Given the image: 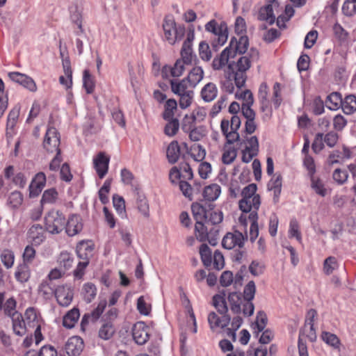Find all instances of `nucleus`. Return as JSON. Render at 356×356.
<instances>
[{"label": "nucleus", "mask_w": 356, "mask_h": 356, "mask_svg": "<svg viewBox=\"0 0 356 356\" xmlns=\"http://www.w3.org/2000/svg\"><path fill=\"white\" fill-rule=\"evenodd\" d=\"M201 97L205 102L213 101L218 95V88L215 83L209 82L207 83L201 90Z\"/></svg>", "instance_id": "412c9836"}, {"label": "nucleus", "mask_w": 356, "mask_h": 356, "mask_svg": "<svg viewBox=\"0 0 356 356\" xmlns=\"http://www.w3.org/2000/svg\"><path fill=\"white\" fill-rule=\"evenodd\" d=\"M121 180L123 184L130 185L133 191L140 188L139 184L135 181L134 174L128 169L123 168L120 172Z\"/></svg>", "instance_id": "2f4dec72"}, {"label": "nucleus", "mask_w": 356, "mask_h": 356, "mask_svg": "<svg viewBox=\"0 0 356 356\" xmlns=\"http://www.w3.org/2000/svg\"><path fill=\"white\" fill-rule=\"evenodd\" d=\"M13 330L14 333L17 336H24L26 332V323H25L22 316L17 314V316L13 317Z\"/></svg>", "instance_id": "473e14b6"}, {"label": "nucleus", "mask_w": 356, "mask_h": 356, "mask_svg": "<svg viewBox=\"0 0 356 356\" xmlns=\"http://www.w3.org/2000/svg\"><path fill=\"white\" fill-rule=\"evenodd\" d=\"M200 254L202 262L206 268H209L212 264V253L210 248L203 243L200 247Z\"/></svg>", "instance_id": "e433bc0d"}, {"label": "nucleus", "mask_w": 356, "mask_h": 356, "mask_svg": "<svg viewBox=\"0 0 356 356\" xmlns=\"http://www.w3.org/2000/svg\"><path fill=\"white\" fill-rule=\"evenodd\" d=\"M149 327L144 322H137L132 327V337L138 345L145 344L149 338Z\"/></svg>", "instance_id": "9d476101"}, {"label": "nucleus", "mask_w": 356, "mask_h": 356, "mask_svg": "<svg viewBox=\"0 0 356 356\" xmlns=\"http://www.w3.org/2000/svg\"><path fill=\"white\" fill-rule=\"evenodd\" d=\"M23 202V195L21 192L15 191L12 192L8 199V204L12 208H18Z\"/></svg>", "instance_id": "3c124183"}, {"label": "nucleus", "mask_w": 356, "mask_h": 356, "mask_svg": "<svg viewBox=\"0 0 356 356\" xmlns=\"http://www.w3.org/2000/svg\"><path fill=\"white\" fill-rule=\"evenodd\" d=\"M342 12L346 16H353L356 13V0H346L342 6Z\"/></svg>", "instance_id": "13d9d810"}, {"label": "nucleus", "mask_w": 356, "mask_h": 356, "mask_svg": "<svg viewBox=\"0 0 356 356\" xmlns=\"http://www.w3.org/2000/svg\"><path fill=\"white\" fill-rule=\"evenodd\" d=\"M180 146L177 140L172 141L167 147L166 156L170 163L174 164L179 159Z\"/></svg>", "instance_id": "5701e85b"}, {"label": "nucleus", "mask_w": 356, "mask_h": 356, "mask_svg": "<svg viewBox=\"0 0 356 356\" xmlns=\"http://www.w3.org/2000/svg\"><path fill=\"white\" fill-rule=\"evenodd\" d=\"M227 299L230 304L232 312L236 314H241V294L236 291L229 293Z\"/></svg>", "instance_id": "7c9ffc66"}, {"label": "nucleus", "mask_w": 356, "mask_h": 356, "mask_svg": "<svg viewBox=\"0 0 356 356\" xmlns=\"http://www.w3.org/2000/svg\"><path fill=\"white\" fill-rule=\"evenodd\" d=\"M237 156V150L231 147L225 150L222 156V161L224 164L229 165L234 162Z\"/></svg>", "instance_id": "bf43d9fd"}, {"label": "nucleus", "mask_w": 356, "mask_h": 356, "mask_svg": "<svg viewBox=\"0 0 356 356\" xmlns=\"http://www.w3.org/2000/svg\"><path fill=\"white\" fill-rule=\"evenodd\" d=\"M9 79L16 83L30 92H35L37 91V86L34 80L26 74L19 72H10L8 73Z\"/></svg>", "instance_id": "0eeeda50"}, {"label": "nucleus", "mask_w": 356, "mask_h": 356, "mask_svg": "<svg viewBox=\"0 0 356 356\" xmlns=\"http://www.w3.org/2000/svg\"><path fill=\"white\" fill-rule=\"evenodd\" d=\"M134 195L136 198V205L138 211L145 216L149 217V204L146 199L145 195L140 193V188L138 191H134Z\"/></svg>", "instance_id": "b1692460"}, {"label": "nucleus", "mask_w": 356, "mask_h": 356, "mask_svg": "<svg viewBox=\"0 0 356 356\" xmlns=\"http://www.w3.org/2000/svg\"><path fill=\"white\" fill-rule=\"evenodd\" d=\"M225 292L220 294H216L213 296V305L220 314H225L228 312V307L225 300Z\"/></svg>", "instance_id": "cd10ccee"}, {"label": "nucleus", "mask_w": 356, "mask_h": 356, "mask_svg": "<svg viewBox=\"0 0 356 356\" xmlns=\"http://www.w3.org/2000/svg\"><path fill=\"white\" fill-rule=\"evenodd\" d=\"M95 244L91 240H83L79 242L76 247L77 257L84 261L90 263V259L93 257Z\"/></svg>", "instance_id": "6e6552de"}, {"label": "nucleus", "mask_w": 356, "mask_h": 356, "mask_svg": "<svg viewBox=\"0 0 356 356\" xmlns=\"http://www.w3.org/2000/svg\"><path fill=\"white\" fill-rule=\"evenodd\" d=\"M106 301L105 300L99 302L98 305L90 313H88L91 317V321L95 322L97 321L100 316L102 314L105 307H106Z\"/></svg>", "instance_id": "680f3d73"}, {"label": "nucleus", "mask_w": 356, "mask_h": 356, "mask_svg": "<svg viewBox=\"0 0 356 356\" xmlns=\"http://www.w3.org/2000/svg\"><path fill=\"white\" fill-rule=\"evenodd\" d=\"M260 204L259 195H256L252 198H242L238 203L240 210L245 213L250 212L252 208L259 210Z\"/></svg>", "instance_id": "a211bd4d"}, {"label": "nucleus", "mask_w": 356, "mask_h": 356, "mask_svg": "<svg viewBox=\"0 0 356 356\" xmlns=\"http://www.w3.org/2000/svg\"><path fill=\"white\" fill-rule=\"evenodd\" d=\"M256 293V285L254 281L251 280L243 289V298L245 300H252Z\"/></svg>", "instance_id": "6e6d98bb"}, {"label": "nucleus", "mask_w": 356, "mask_h": 356, "mask_svg": "<svg viewBox=\"0 0 356 356\" xmlns=\"http://www.w3.org/2000/svg\"><path fill=\"white\" fill-rule=\"evenodd\" d=\"M327 107L330 110H337L341 108L343 104V98L341 94L338 92H332L327 97Z\"/></svg>", "instance_id": "c756f323"}, {"label": "nucleus", "mask_w": 356, "mask_h": 356, "mask_svg": "<svg viewBox=\"0 0 356 356\" xmlns=\"http://www.w3.org/2000/svg\"><path fill=\"white\" fill-rule=\"evenodd\" d=\"M204 70L201 67H194L188 72L186 77L191 88H195L203 79Z\"/></svg>", "instance_id": "4be33fe9"}, {"label": "nucleus", "mask_w": 356, "mask_h": 356, "mask_svg": "<svg viewBox=\"0 0 356 356\" xmlns=\"http://www.w3.org/2000/svg\"><path fill=\"white\" fill-rule=\"evenodd\" d=\"M80 316L79 310L77 308H73L70 310L63 318V327L71 329L74 327Z\"/></svg>", "instance_id": "bb28decb"}, {"label": "nucleus", "mask_w": 356, "mask_h": 356, "mask_svg": "<svg viewBox=\"0 0 356 356\" xmlns=\"http://www.w3.org/2000/svg\"><path fill=\"white\" fill-rule=\"evenodd\" d=\"M60 140L59 132L54 127H49L44 136L43 147L48 152H58V154H60Z\"/></svg>", "instance_id": "423d86ee"}, {"label": "nucleus", "mask_w": 356, "mask_h": 356, "mask_svg": "<svg viewBox=\"0 0 356 356\" xmlns=\"http://www.w3.org/2000/svg\"><path fill=\"white\" fill-rule=\"evenodd\" d=\"M162 26L164 39L171 45H174L177 42L181 40L185 35L184 26H177L172 15H167L164 17Z\"/></svg>", "instance_id": "7ed1b4c3"}, {"label": "nucleus", "mask_w": 356, "mask_h": 356, "mask_svg": "<svg viewBox=\"0 0 356 356\" xmlns=\"http://www.w3.org/2000/svg\"><path fill=\"white\" fill-rule=\"evenodd\" d=\"M58 262L60 267H63L65 270H67L72 266L74 257L70 252L63 251L60 253L58 257Z\"/></svg>", "instance_id": "ea45409f"}, {"label": "nucleus", "mask_w": 356, "mask_h": 356, "mask_svg": "<svg viewBox=\"0 0 356 356\" xmlns=\"http://www.w3.org/2000/svg\"><path fill=\"white\" fill-rule=\"evenodd\" d=\"M177 103L174 99L167 100L165 104V110L163 113V118L165 120H169L174 115V110L177 108Z\"/></svg>", "instance_id": "de8ad7c7"}, {"label": "nucleus", "mask_w": 356, "mask_h": 356, "mask_svg": "<svg viewBox=\"0 0 356 356\" xmlns=\"http://www.w3.org/2000/svg\"><path fill=\"white\" fill-rule=\"evenodd\" d=\"M321 338L325 343L334 348H339L341 343L340 340L336 334L323 331L321 334Z\"/></svg>", "instance_id": "37998d69"}, {"label": "nucleus", "mask_w": 356, "mask_h": 356, "mask_svg": "<svg viewBox=\"0 0 356 356\" xmlns=\"http://www.w3.org/2000/svg\"><path fill=\"white\" fill-rule=\"evenodd\" d=\"M38 293L44 299H50L55 294V289L50 285L48 281H42L38 286Z\"/></svg>", "instance_id": "79ce46f5"}, {"label": "nucleus", "mask_w": 356, "mask_h": 356, "mask_svg": "<svg viewBox=\"0 0 356 356\" xmlns=\"http://www.w3.org/2000/svg\"><path fill=\"white\" fill-rule=\"evenodd\" d=\"M28 238L33 244L38 245L45 239L43 227L39 224L32 225L28 231Z\"/></svg>", "instance_id": "f3484780"}, {"label": "nucleus", "mask_w": 356, "mask_h": 356, "mask_svg": "<svg viewBox=\"0 0 356 356\" xmlns=\"http://www.w3.org/2000/svg\"><path fill=\"white\" fill-rule=\"evenodd\" d=\"M73 296V289L68 286H59L55 289V297L60 306L67 307L72 302Z\"/></svg>", "instance_id": "9b49d317"}, {"label": "nucleus", "mask_w": 356, "mask_h": 356, "mask_svg": "<svg viewBox=\"0 0 356 356\" xmlns=\"http://www.w3.org/2000/svg\"><path fill=\"white\" fill-rule=\"evenodd\" d=\"M170 83L171 86V90L175 95H181L187 91H193L192 90L188 89L190 86L186 78H184L180 81L171 79L170 80Z\"/></svg>", "instance_id": "c85d7f7f"}, {"label": "nucleus", "mask_w": 356, "mask_h": 356, "mask_svg": "<svg viewBox=\"0 0 356 356\" xmlns=\"http://www.w3.org/2000/svg\"><path fill=\"white\" fill-rule=\"evenodd\" d=\"M164 127V133L168 136H174L179 128V122L177 118H172Z\"/></svg>", "instance_id": "09e8293b"}, {"label": "nucleus", "mask_w": 356, "mask_h": 356, "mask_svg": "<svg viewBox=\"0 0 356 356\" xmlns=\"http://www.w3.org/2000/svg\"><path fill=\"white\" fill-rule=\"evenodd\" d=\"M348 174L346 170L337 168L332 174L333 179L339 184L342 185L346 182Z\"/></svg>", "instance_id": "052dcab7"}, {"label": "nucleus", "mask_w": 356, "mask_h": 356, "mask_svg": "<svg viewBox=\"0 0 356 356\" xmlns=\"http://www.w3.org/2000/svg\"><path fill=\"white\" fill-rule=\"evenodd\" d=\"M323 136V133H318L315 136L314 140L312 144V149L316 154H318L325 147Z\"/></svg>", "instance_id": "e2e57ef3"}, {"label": "nucleus", "mask_w": 356, "mask_h": 356, "mask_svg": "<svg viewBox=\"0 0 356 356\" xmlns=\"http://www.w3.org/2000/svg\"><path fill=\"white\" fill-rule=\"evenodd\" d=\"M188 154L196 161H202L206 156L205 149L200 144H194L191 146Z\"/></svg>", "instance_id": "4c0bfd02"}, {"label": "nucleus", "mask_w": 356, "mask_h": 356, "mask_svg": "<svg viewBox=\"0 0 356 356\" xmlns=\"http://www.w3.org/2000/svg\"><path fill=\"white\" fill-rule=\"evenodd\" d=\"M44 224L48 232L52 234H58L66 226L65 215L58 210L51 209L44 217Z\"/></svg>", "instance_id": "39448f33"}, {"label": "nucleus", "mask_w": 356, "mask_h": 356, "mask_svg": "<svg viewBox=\"0 0 356 356\" xmlns=\"http://www.w3.org/2000/svg\"><path fill=\"white\" fill-rule=\"evenodd\" d=\"M205 30L213 34L211 47L213 51H217L220 47L224 45L228 38L227 24L224 22L220 24L215 19H211L205 24Z\"/></svg>", "instance_id": "20e7f679"}, {"label": "nucleus", "mask_w": 356, "mask_h": 356, "mask_svg": "<svg viewBox=\"0 0 356 356\" xmlns=\"http://www.w3.org/2000/svg\"><path fill=\"white\" fill-rule=\"evenodd\" d=\"M39 315L40 314L38 313L35 307H30L25 311L24 320L28 326L34 327L40 325Z\"/></svg>", "instance_id": "a878e982"}, {"label": "nucleus", "mask_w": 356, "mask_h": 356, "mask_svg": "<svg viewBox=\"0 0 356 356\" xmlns=\"http://www.w3.org/2000/svg\"><path fill=\"white\" fill-rule=\"evenodd\" d=\"M115 329L111 322L104 323L99 330V337L104 340L109 339L114 334Z\"/></svg>", "instance_id": "a18cd8bd"}, {"label": "nucleus", "mask_w": 356, "mask_h": 356, "mask_svg": "<svg viewBox=\"0 0 356 356\" xmlns=\"http://www.w3.org/2000/svg\"><path fill=\"white\" fill-rule=\"evenodd\" d=\"M191 211L195 220V232L198 241L204 242L208 238V227L206 225L209 211L206 205L199 202H193L191 204Z\"/></svg>", "instance_id": "f03ea898"}, {"label": "nucleus", "mask_w": 356, "mask_h": 356, "mask_svg": "<svg viewBox=\"0 0 356 356\" xmlns=\"http://www.w3.org/2000/svg\"><path fill=\"white\" fill-rule=\"evenodd\" d=\"M196 122V115L194 113L190 115H186L181 123V129L185 133H188L191 129L195 128V123Z\"/></svg>", "instance_id": "603ef678"}, {"label": "nucleus", "mask_w": 356, "mask_h": 356, "mask_svg": "<svg viewBox=\"0 0 356 356\" xmlns=\"http://www.w3.org/2000/svg\"><path fill=\"white\" fill-rule=\"evenodd\" d=\"M282 177L280 174L276 173L268 184V189L273 191V202L277 203L282 191Z\"/></svg>", "instance_id": "6ab92c4d"}, {"label": "nucleus", "mask_w": 356, "mask_h": 356, "mask_svg": "<svg viewBox=\"0 0 356 356\" xmlns=\"http://www.w3.org/2000/svg\"><path fill=\"white\" fill-rule=\"evenodd\" d=\"M220 193V186L217 184H212L204 188L202 195L205 200L213 202L218 199Z\"/></svg>", "instance_id": "393cba45"}, {"label": "nucleus", "mask_w": 356, "mask_h": 356, "mask_svg": "<svg viewBox=\"0 0 356 356\" xmlns=\"http://www.w3.org/2000/svg\"><path fill=\"white\" fill-rule=\"evenodd\" d=\"M58 192L55 188H52L47 189L44 191L42 198L40 200V203L42 204L47 203L53 204L56 201L58 198Z\"/></svg>", "instance_id": "49530a36"}, {"label": "nucleus", "mask_w": 356, "mask_h": 356, "mask_svg": "<svg viewBox=\"0 0 356 356\" xmlns=\"http://www.w3.org/2000/svg\"><path fill=\"white\" fill-rule=\"evenodd\" d=\"M268 323V318L266 313L264 311H259L257 313L255 324L253 327L254 330V333L256 337H258L259 334L264 331Z\"/></svg>", "instance_id": "c9c22d12"}, {"label": "nucleus", "mask_w": 356, "mask_h": 356, "mask_svg": "<svg viewBox=\"0 0 356 356\" xmlns=\"http://www.w3.org/2000/svg\"><path fill=\"white\" fill-rule=\"evenodd\" d=\"M199 55L204 61H209L212 57V53L209 44L206 41H202L199 44Z\"/></svg>", "instance_id": "8fccbe9b"}, {"label": "nucleus", "mask_w": 356, "mask_h": 356, "mask_svg": "<svg viewBox=\"0 0 356 356\" xmlns=\"http://www.w3.org/2000/svg\"><path fill=\"white\" fill-rule=\"evenodd\" d=\"M188 133H189V138L191 140L194 142L199 141L205 136V129L204 127H195L191 129Z\"/></svg>", "instance_id": "0e129e2a"}, {"label": "nucleus", "mask_w": 356, "mask_h": 356, "mask_svg": "<svg viewBox=\"0 0 356 356\" xmlns=\"http://www.w3.org/2000/svg\"><path fill=\"white\" fill-rule=\"evenodd\" d=\"M14 258L15 257L13 252L8 250H4L1 255V261L7 268H10L13 266Z\"/></svg>", "instance_id": "338daca9"}, {"label": "nucleus", "mask_w": 356, "mask_h": 356, "mask_svg": "<svg viewBox=\"0 0 356 356\" xmlns=\"http://www.w3.org/2000/svg\"><path fill=\"white\" fill-rule=\"evenodd\" d=\"M245 238L243 234L238 231L228 232L222 240V245L224 248L231 250L236 246L242 248L244 245Z\"/></svg>", "instance_id": "1a4fd4ad"}, {"label": "nucleus", "mask_w": 356, "mask_h": 356, "mask_svg": "<svg viewBox=\"0 0 356 356\" xmlns=\"http://www.w3.org/2000/svg\"><path fill=\"white\" fill-rule=\"evenodd\" d=\"M249 46V39L246 35H241L237 40L232 38L229 45L225 48L220 55L215 57L212 61V68L214 70H220L225 67L231 58H234L237 54H244Z\"/></svg>", "instance_id": "f257e3e1"}, {"label": "nucleus", "mask_w": 356, "mask_h": 356, "mask_svg": "<svg viewBox=\"0 0 356 356\" xmlns=\"http://www.w3.org/2000/svg\"><path fill=\"white\" fill-rule=\"evenodd\" d=\"M65 230L69 236H74L83 229V223L79 215L71 214L67 220L65 219Z\"/></svg>", "instance_id": "ddd939ff"}, {"label": "nucleus", "mask_w": 356, "mask_h": 356, "mask_svg": "<svg viewBox=\"0 0 356 356\" xmlns=\"http://www.w3.org/2000/svg\"><path fill=\"white\" fill-rule=\"evenodd\" d=\"M82 290L84 295V300L88 303L90 302L97 295V288L92 283L88 282L84 284Z\"/></svg>", "instance_id": "c03bdc74"}, {"label": "nucleus", "mask_w": 356, "mask_h": 356, "mask_svg": "<svg viewBox=\"0 0 356 356\" xmlns=\"http://www.w3.org/2000/svg\"><path fill=\"white\" fill-rule=\"evenodd\" d=\"M83 86L88 94L93 92L95 83L88 70H85L83 71Z\"/></svg>", "instance_id": "864d4df0"}, {"label": "nucleus", "mask_w": 356, "mask_h": 356, "mask_svg": "<svg viewBox=\"0 0 356 356\" xmlns=\"http://www.w3.org/2000/svg\"><path fill=\"white\" fill-rule=\"evenodd\" d=\"M16 280L21 283L26 282L30 277V271L28 265L23 263L19 265L15 273Z\"/></svg>", "instance_id": "58836bf2"}, {"label": "nucleus", "mask_w": 356, "mask_h": 356, "mask_svg": "<svg viewBox=\"0 0 356 356\" xmlns=\"http://www.w3.org/2000/svg\"><path fill=\"white\" fill-rule=\"evenodd\" d=\"M213 268L218 270H221L225 266V260L222 254L219 250H216L212 259Z\"/></svg>", "instance_id": "774afa93"}, {"label": "nucleus", "mask_w": 356, "mask_h": 356, "mask_svg": "<svg viewBox=\"0 0 356 356\" xmlns=\"http://www.w3.org/2000/svg\"><path fill=\"white\" fill-rule=\"evenodd\" d=\"M46 175L44 172L37 173L33 178L29 186V197H35L40 195L46 184Z\"/></svg>", "instance_id": "f8f14e48"}, {"label": "nucleus", "mask_w": 356, "mask_h": 356, "mask_svg": "<svg viewBox=\"0 0 356 356\" xmlns=\"http://www.w3.org/2000/svg\"><path fill=\"white\" fill-rule=\"evenodd\" d=\"M223 220V213L222 211H211L208 214L206 225H216L220 224Z\"/></svg>", "instance_id": "5fc2aeb1"}, {"label": "nucleus", "mask_w": 356, "mask_h": 356, "mask_svg": "<svg viewBox=\"0 0 356 356\" xmlns=\"http://www.w3.org/2000/svg\"><path fill=\"white\" fill-rule=\"evenodd\" d=\"M181 60L184 61L186 65H191L193 58H196V55L193 54L192 46L188 44H182L181 49Z\"/></svg>", "instance_id": "a19ab883"}, {"label": "nucleus", "mask_w": 356, "mask_h": 356, "mask_svg": "<svg viewBox=\"0 0 356 356\" xmlns=\"http://www.w3.org/2000/svg\"><path fill=\"white\" fill-rule=\"evenodd\" d=\"M311 181L312 189L318 195L321 197L326 196L327 191L325 187L323 181L317 177L312 176L309 177Z\"/></svg>", "instance_id": "f704fd0d"}, {"label": "nucleus", "mask_w": 356, "mask_h": 356, "mask_svg": "<svg viewBox=\"0 0 356 356\" xmlns=\"http://www.w3.org/2000/svg\"><path fill=\"white\" fill-rule=\"evenodd\" d=\"M259 55L257 49L251 48L247 55L241 56L236 62L237 70L246 72L250 68L251 63L259 59Z\"/></svg>", "instance_id": "2eb2a0df"}, {"label": "nucleus", "mask_w": 356, "mask_h": 356, "mask_svg": "<svg viewBox=\"0 0 356 356\" xmlns=\"http://www.w3.org/2000/svg\"><path fill=\"white\" fill-rule=\"evenodd\" d=\"M248 269L252 275L257 277L264 273L265 266L256 260H253L250 264Z\"/></svg>", "instance_id": "69168bd1"}, {"label": "nucleus", "mask_w": 356, "mask_h": 356, "mask_svg": "<svg viewBox=\"0 0 356 356\" xmlns=\"http://www.w3.org/2000/svg\"><path fill=\"white\" fill-rule=\"evenodd\" d=\"M110 158L104 152H99L94 159V168L100 179L105 177L108 170Z\"/></svg>", "instance_id": "dca6fc26"}, {"label": "nucleus", "mask_w": 356, "mask_h": 356, "mask_svg": "<svg viewBox=\"0 0 356 356\" xmlns=\"http://www.w3.org/2000/svg\"><path fill=\"white\" fill-rule=\"evenodd\" d=\"M193 95V91H187L181 95H178L180 97L179 101V107L182 109L189 107L192 103Z\"/></svg>", "instance_id": "4d7b16f0"}, {"label": "nucleus", "mask_w": 356, "mask_h": 356, "mask_svg": "<svg viewBox=\"0 0 356 356\" xmlns=\"http://www.w3.org/2000/svg\"><path fill=\"white\" fill-rule=\"evenodd\" d=\"M83 339L80 337L73 336L67 341L65 349L69 356H79L83 351Z\"/></svg>", "instance_id": "4468645a"}, {"label": "nucleus", "mask_w": 356, "mask_h": 356, "mask_svg": "<svg viewBox=\"0 0 356 356\" xmlns=\"http://www.w3.org/2000/svg\"><path fill=\"white\" fill-rule=\"evenodd\" d=\"M258 19L260 21H266L270 25L275 23V16L273 13V3H268L259 9Z\"/></svg>", "instance_id": "aec40b11"}, {"label": "nucleus", "mask_w": 356, "mask_h": 356, "mask_svg": "<svg viewBox=\"0 0 356 356\" xmlns=\"http://www.w3.org/2000/svg\"><path fill=\"white\" fill-rule=\"evenodd\" d=\"M341 108L346 115H350L356 111V96L348 95L343 99Z\"/></svg>", "instance_id": "72a5a7b5"}]
</instances>
